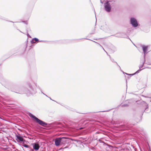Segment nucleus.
I'll return each mask as SVG.
<instances>
[{
    "label": "nucleus",
    "instance_id": "7",
    "mask_svg": "<svg viewBox=\"0 0 151 151\" xmlns=\"http://www.w3.org/2000/svg\"><path fill=\"white\" fill-rule=\"evenodd\" d=\"M143 48V51L145 54L146 52V51H147V46H144L142 47Z\"/></svg>",
    "mask_w": 151,
    "mask_h": 151
},
{
    "label": "nucleus",
    "instance_id": "2",
    "mask_svg": "<svg viewBox=\"0 0 151 151\" xmlns=\"http://www.w3.org/2000/svg\"><path fill=\"white\" fill-rule=\"evenodd\" d=\"M131 23L134 27H137L138 26L137 20L134 18H131L130 19Z\"/></svg>",
    "mask_w": 151,
    "mask_h": 151
},
{
    "label": "nucleus",
    "instance_id": "5",
    "mask_svg": "<svg viewBox=\"0 0 151 151\" xmlns=\"http://www.w3.org/2000/svg\"><path fill=\"white\" fill-rule=\"evenodd\" d=\"M40 146L38 143H34L33 144V149L35 150H38L40 148Z\"/></svg>",
    "mask_w": 151,
    "mask_h": 151
},
{
    "label": "nucleus",
    "instance_id": "6",
    "mask_svg": "<svg viewBox=\"0 0 151 151\" xmlns=\"http://www.w3.org/2000/svg\"><path fill=\"white\" fill-rule=\"evenodd\" d=\"M16 137L17 139H18L20 141L22 142L24 141V139L22 137L18 135H17Z\"/></svg>",
    "mask_w": 151,
    "mask_h": 151
},
{
    "label": "nucleus",
    "instance_id": "8",
    "mask_svg": "<svg viewBox=\"0 0 151 151\" xmlns=\"http://www.w3.org/2000/svg\"><path fill=\"white\" fill-rule=\"evenodd\" d=\"M38 40L37 38H35L33 39V42L34 43L35 42H36Z\"/></svg>",
    "mask_w": 151,
    "mask_h": 151
},
{
    "label": "nucleus",
    "instance_id": "3",
    "mask_svg": "<svg viewBox=\"0 0 151 151\" xmlns=\"http://www.w3.org/2000/svg\"><path fill=\"white\" fill-rule=\"evenodd\" d=\"M104 7L106 11L109 12L111 10V5L109 4L108 3V2L105 5Z\"/></svg>",
    "mask_w": 151,
    "mask_h": 151
},
{
    "label": "nucleus",
    "instance_id": "9",
    "mask_svg": "<svg viewBox=\"0 0 151 151\" xmlns=\"http://www.w3.org/2000/svg\"><path fill=\"white\" fill-rule=\"evenodd\" d=\"M23 146L24 147H27V148H28L29 147V146L28 145H26V144H24V145Z\"/></svg>",
    "mask_w": 151,
    "mask_h": 151
},
{
    "label": "nucleus",
    "instance_id": "4",
    "mask_svg": "<svg viewBox=\"0 0 151 151\" xmlns=\"http://www.w3.org/2000/svg\"><path fill=\"white\" fill-rule=\"evenodd\" d=\"M62 138H65V137H62V138H58L55 139V144L56 146H58L60 145L61 141V139Z\"/></svg>",
    "mask_w": 151,
    "mask_h": 151
},
{
    "label": "nucleus",
    "instance_id": "1",
    "mask_svg": "<svg viewBox=\"0 0 151 151\" xmlns=\"http://www.w3.org/2000/svg\"><path fill=\"white\" fill-rule=\"evenodd\" d=\"M29 116L30 117L34 119L35 120L36 122L40 125L44 127H45L47 125V124L46 123L39 119L33 114H31L29 115Z\"/></svg>",
    "mask_w": 151,
    "mask_h": 151
}]
</instances>
